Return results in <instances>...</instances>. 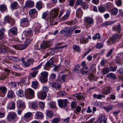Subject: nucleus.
<instances>
[{
    "mask_svg": "<svg viewBox=\"0 0 123 123\" xmlns=\"http://www.w3.org/2000/svg\"><path fill=\"white\" fill-rule=\"evenodd\" d=\"M51 16L47 19L48 23H49L50 26L56 24L57 22H54V18L56 17L58 14V11L57 9H54L51 10L50 12Z\"/></svg>",
    "mask_w": 123,
    "mask_h": 123,
    "instance_id": "nucleus-1",
    "label": "nucleus"
},
{
    "mask_svg": "<svg viewBox=\"0 0 123 123\" xmlns=\"http://www.w3.org/2000/svg\"><path fill=\"white\" fill-rule=\"evenodd\" d=\"M25 94L26 97L29 99H32L34 97V91L30 88L26 89L25 92Z\"/></svg>",
    "mask_w": 123,
    "mask_h": 123,
    "instance_id": "nucleus-2",
    "label": "nucleus"
},
{
    "mask_svg": "<svg viewBox=\"0 0 123 123\" xmlns=\"http://www.w3.org/2000/svg\"><path fill=\"white\" fill-rule=\"evenodd\" d=\"M81 65L82 67L80 72L81 73L84 75L88 74L90 73L89 70H88L87 71H85L84 70H87L88 69V67L86 66L85 61H83L81 62Z\"/></svg>",
    "mask_w": 123,
    "mask_h": 123,
    "instance_id": "nucleus-3",
    "label": "nucleus"
},
{
    "mask_svg": "<svg viewBox=\"0 0 123 123\" xmlns=\"http://www.w3.org/2000/svg\"><path fill=\"white\" fill-rule=\"evenodd\" d=\"M33 36L32 30L29 29L26 31L24 32L22 34L21 39L22 40H23L25 37H33Z\"/></svg>",
    "mask_w": 123,
    "mask_h": 123,
    "instance_id": "nucleus-4",
    "label": "nucleus"
},
{
    "mask_svg": "<svg viewBox=\"0 0 123 123\" xmlns=\"http://www.w3.org/2000/svg\"><path fill=\"white\" fill-rule=\"evenodd\" d=\"M8 52L11 54L14 53V51H12L8 47L4 46H0V53H4Z\"/></svg>",
    "mask_w": 123,
    "mask_h": 123,
    "instance_id": "nucleus-5",
    "label": "nucleus"
},
{
    "mask_svg": "<svg viewBox=\"0 0 123 123\" xmlns=\"http://www.w3.org/2000/svg\"><path fill=\"white\" fill-rule=\"evenodd\" d=\"M59 106L61 108L66 106L68 103V100L67 99H59L57 101Z\"/></svg>",
    "mask_w": 123,
    "mask_h": 123,
    "instance_id": "nucleus-6",
    "label": "nucleus"
},
{
    "mask_svg": "<svg viewBox=\"0 0 123 123\" xmlns=\"http://www.w3.org/2000/svg\"><path fill=\"white\" fill-rule=\"evenodd\" d=\"M41 76L40 79L42 82H45L47 80V77L48 76V73L46 72H42L41 73Z\"/></svg>",
    "mask_w": 123,
    "mask_h": 123,
    "instance_id": "nucleus-7",
    "label": "nucleus"
},
{
    "mask_svg": "<svg viewBox=\"0 0 123 123\" xmlns=\"http://www.w3.org/2000/svg\"><path fill=\"white\" fill-rule=\"evenodd\" d=\"M52 45V42L51 41H44L41 45L40 47L42 49H46Z\"/></svg>",
    "mask_w": 123,
    "mask_h": 123,
    "instance_id": "nucleus-8",
    "label": "nucleus"
},
{
    "mask_svg": "<svg viewBox=\"0 0 123 123\" xmlns=\"http://www.w3.org/2000/svg\"><path fill=\"white\" fill-rule=\"evenodd\" d=\"M34 61L33 59H28L26 61L23 62L22 65L25 67H29L31 64L34 62Z\"/></svg>",
    "mask_w": 123,
    "mask_h": 123,
    "instance_id": "nucleus-9",
    "label": "nucleus"
},
{
    "mask_svg": "<svg viewBox=\"0 0 123 123\" xmlns=\"http://www.w3.org/2000/svg\"><path fill=\"white\" fill-rule=\"evenodd\" d=\"M12 47L16 50H21L27 47V46L26 45H20L18 44H17L15 45H13L12 46Z\"/></svg>",
    "mask_w": 123,
    "mask_h": 123,
    "instance_id": "nucleus-10",
    "label": "nucleus"
},
{
    "mask_svg": "<svg viewBox=\"0 0 123 123\" xmlns=\"http://www.w3.org/2000/svg\"><path fill=\"white\" fill-rule=\"evenodd\" d=\"M121 36H119L117 34H115L111 37V41L112 42L114 43L118 41V39H120Z\"/></svg>",
    "mask_w": 123,
    "mask_h": 123,
    "instance_id": "nucleus-11",
    "label": "nucleus"
},
{
    "mask_svg": "<svg viewBox=\"0 0 123 123\" xmlns=\"http://www.w3.org/2000/svg\"><path fill=\"white\" fill-rule=\"evenodd\" d=\"M103 121L104 123H106V119H105V117L104 115H101L96 123H102Z\"/></svg>",
    "mask_w": 123,
    "mask_h": 123,
    "instance_id": "nucleus-12",
    "label": "nucleus"
},
{
    "mask_svg": "<svg viewBox=\"0 0 123 123\" xmlns=\"http://www.w3.org/2000/svg\"><path fill=\"white\" fill-rule=\"evenodd\" d=\"M84 2L82 1V0H77L76 3L75 5L78 6L79 5L81 6L83 5V8L84 9L87 8V5L84 3Z\"/></svg>",
    "mask_w": 123,
    "mask_h": 123,
    "instance_id": "nucleus-13",
    "label": "nucleus"
},
{
    "mask_svg": "<svg viewBox=\"0 0 123 123\" xmlns=\"http://www.w3.org/2000/svg\"><path fill=\"white\" fill-rule=\"evenodd\" d=\"M17 116L16 113L14 112L10 113L7 116V118L9 120H13Z\"/></svg>",
    "mask_w": 123,
    "mask_h": 123,
    "instance_id": "nucleus-14",
    "label": "nucleus"
},
{
    "mask_svg": "<svg viewBox=\"0 0 123 123\" xmlns=\"http://www.w3.org/2000/svg\"><path fill=\"white\" fill-rule=\"evenodd\" d=\"M17 104V105L18 108L23 110L25 108L24 103L20 100L18 101Z\"/></svg>",
    "mask_w": 123,
    "mask_h": 123,
    "instance_id": "nucleus-15",
    "label": "nucleus"
},
{
    "mask_svg": "<svg viewBox=\"0 0 123 123\" xmlns=\"http://www.w3.org/2000/svg\"><path fill=\"white\" fill-rule=\"evenodd\" d=\"M43 114L42 113L38 111H37L34 117L36 119H41L43 117Z\"/></svg>",
    "mask_w": 123,
    "mask_h": 123,
    "instance_id": "nucleus-16",
    "label": "nucleus"
},
{
    "mask_svg": "<svg viewBox=\"0 0 123 123\" xmlns=\"http://www.w3.org/2000/svg\"><path fill=\"white\" fill-rule=\"evenodd\" d=\"M4 21L6 23H10L12 22V25L14 23V21L10 17L7 16L5 17L4 19Z\"/></svg>",
    "mask_w": 123,
    "mask_h": 123,
    "instance_id": "nucleus-17",
    "label": "nucleus"
},
{
    "mask_svg": "<svg viewBox=\"0 0 123 123\" xmlns=\"http://www.w3.org/2000/svg\"><path fill=\"white\" fill-rule=\"evenodd\" d=\"M8 107L10 110H14L15 108V103L13 101L10 102L8 104Z\"/></svg>",
    "mask_w": 123,
    "mask_h": 123,
    "instance_id": "nucleus-18",
    "label": "nucleus"
},
{
    "mask_svg": "<svg viewBox=\"0 0 123 123\" xmlns=\"http://www.w3.org/2000/svg\"><path fill=\"white\" fill-rule=\"evenodd\" d=\"M34 2L33 1L31 0H28L26 2L25 5L27 7H31L34 5Z\"/></svg>",
    "mask_w": 123,
    "mask_h": 123,
    "instance_id": "nucleus-19",
    "label": "nucleus"
},
{
    "mask_svg": "<svg viewBox=\"0 0 123 123\" xmlns=\"http://www.w3.org/2000/svg\"><path fill=\"white\" fill-rule=\"evenodd\" d=\"M7 96L8 98H13L15 96L14 93L11 90L8 91L7 93Z\"/></svg>",
    "mask_w": 123,
    "mask_h": 123,
    "instance_id": "nucleus-20",
    "label": "nucleus"
},
{
    "mask_svg": "<svg viewBox=\"0 0 123 123\" xmlns=\"http://www.w3.org/2000/svg\"><path fill=\"white\" fill-rule=\"evenodd\" d=\"M72 32L69 28H66L65 32L64 35L65 37H69L72 34Z\"/></svg>",
    "mask_w": 123,
    "mask_h": 123,
    "instance_id": "nucleus-21",
    "label": "nucleus"
},
{
    "mask_svg": "<svg viewBox=\"0 0 123 123\" xmlns=\"http://www.w3.org/2000/svg\"><path fill=\"white\" fill-rule=\"evenodd\" d=\"M70 10V9H68L67 11V12L66 14L62 17V20H65L67 19L69 16Z\"/></svg>",
    "mask_w": 123,
    "mask_h": 123,
    "instance_id": "nucleus-22",
    "label": "nucleus"
},
{
    "mask_svg": "<svg viewBox=\"0 0 123 123\" xmlns=\"http://www.w3.org/2000/svg\"><path fill=\"white\" fill-rule=\"evenodd\" d=\"M106 76L113 80L116 79L117 78L116 75L114 73H111L108 74L106 75Z\"/></svg>",
    "mask_w": 123,
    "mask_h": 123,
    "instance_id": "nucleus-23",
    "label": "nucleus"
},
{
    "mask_svg": "<svg viewBox=\"0 0 123 123\" xmlns=\"http://www.w3.org/2000/svg\"><path fill=\"white\" fill-rule=\"evenodd\" d=\"M73 96L76 97L78 100H80L81 99H84V97L81 95L80 93L74 94Z\"/></svg>",
    "mask_w": 123,
    "mask_h": 123,
    "instance_id": "nucleus-24",
    "label": "nucleus"
},
{
    "mask_svg": "<svg viewBox=\"0 0 123 123\" xmlns=\"http://www.w3.org/2000/svg\"><path fill=\"white\" fill-rule=\"evenodd\" d=\"M53 60L50 59L49 61L47 62L46 64V66L47 67H53Z\"/></svg>",
    "mask_w": 123,
    "mask_h": 123,
    "instance_id": "nucleus-25",
    "label": "nucleus"
},
{
    "mask_svg": "<svg viewBox=\"0 0 123 123\" xmlns=\"http://www.w3.org/2000/svg\"><path fill=\"white\" fill-rule=\"evenodd\" d=\"M47 96L46 93L42 92L41 93L40 95H38V98L41 99H45Z\"/></svg>",
    "mask_w": 123,
    "mask_h": 123,
    "instance_id": "nucleus-26",
    "label": "nucleus"
},
{
    "mask_svg": "<svg viewBox=\"0 0 123 123\" xmlns=\"http://www.w3.org/2000/svg\"><path fill=\"white\" fill-rule=\"evenodd\" d=\"M32 113L30 112H27L24 115L23 117L24 119H29L32 115Z\"/></svg>",
    "mask_w": 123,
    "mask_h": 123,
    "instance_id": "nucleus-27",
    "label": "nucleus"
},
{
    "mask_svg": "<svg viewBox=\"0 0 123 123\" xmlns=\"http://www.w3.org/2000/svg\"><path fill=\"white\" fill-rule=\"evenodd\" d=\"M26 37V40L25 41V45L27 46V45H28L30 43L31 41L33 39V37Z\"/></svg>",
    "mask_w": 123,
    "mask_h": 123,
    "instance_id": "nucleus-28",
    "label": "nucleus"
},
{
    "mask_svg": "<svg viewBox=\"0 0 123 123\" xmlns=\"http://www.w3.org/2000/svg\"><path fill=\"white\" fill-rule=\"evenodd\" d=\"M83 13V12L80 8L78 9L76 11V15L79 17L82 16Z\"/></svg>",
    "mask_w": 123,
    "mask_h": 123,
    "instance_id": "nucleus-29",
    "label": "nucleus"
},
{
    "mask_svg": "<svg viewBox=\"0 0 123 123\" xmlns=\"http://www.w3.org/2000/svg\"><path fill=\"white\" fill-rule=\"evenodd\" d=\"M42 4L41 1H39L37 2L36 5V7L39 10L42 8Z\"/></svg>",
    "mask_w": 123,
    "mask_h": 123,
    "instance_id": "nucleus-30",
    "label": "nucleus"
},
{
    "mask_svg": "<svg viewBox=\"0 0 123 123\" xmlns=\"http://www.w3.org/2000/svg\"><path fill=\"white\" fill-rule=\"evenodd\" d=\"M20 23L22 24L25 22H27V25H26V26H28L29 25V21L26 18H23L20 20Z\"/></svg>",
    "mask_w": 123,
    "mask_h": 123,
    "instance_id": "nucleus-31",
    "label": "nucleus"
},
{
    "mask_svg": "<svg viewBox=\"0 0 123 123\" xmlns=\"http://www.w3.org/2000/svg\"><path fill=\"white\" fill-rule=\"evenodd\" d=\"M112 29L114 31H120L121 30L120 25L118 24L117 25L114 26Z\"/></svg>",
    "mask_w": 123,
    "mask_h": 123,
    "instance_id": "nucleus-32",
    "label": "nucleus"
},
{
    "mask_svg": "<svg viewBox=\"0 0 123 123\" xmlns=\"http://www.w3.org/2000/svg\"><path fill=\"white\" fill-rule=\"evenodd\" d=\"M4 31L5 29L3 28H1L0 29V39H2L4 37Z\"/></svg>",
    "mask_w": 123,
    "mask_h": 123,
    "instance_id": "nucleus-33",
    "label": "nucleus"
},
{
    "mask_svg": "<svg viewBox=\"0 0 123 123\" xmlns=\"http://www.w3.org/2000/svg\"><path fill=\"white\" fill-rule=\"evenodd\" d=\"M113 108V106L112 105L108 106L107 107H104L103 108L107 112H108L110 111H111Z\"/></svg>",
    "mask_w": 123,
    "mask_h": 123,
    "instance_id": "nucleus-34",
    "label": "nucleus"
},
{
    "mask_svg": "<svg viewBox=\"0 0 123 123\" xmlns=\"http://www.w3.org/2000/svg\"><path fill=\"white\" fill-rule=\"evenodd\" d=\"M85 21L88 23L91 24L93 22V20L92 18L88 17H86L85 18Z\"/></svg>",
    "mask_w": 123,
    "mask_h": 123,
    "instance_id": "nucleus-35",
    "label": "nucleus"
},
{
    "mask_svg": "<svg viewBox=\"0 0 123 123\" xmlns=\"http://www.w3.org/2000/svg\"><path fill=\"white\" fill-rule=\"evenodd\" d=\"M7 9L6 6L4 4L0 5V11L3 12L6 11Z\"/></svg>",
    "mask_w": 123,
    "mask_h": 123,
    "instance_id": "nucleus-36",
    "label": "nucleus"
},
{
    "mask_svg": "<svg viewBox=\"0 0 123 123\" xmlns=\"http://www.w3.org/2000/svg\"><path fill=\"white\" fill-rule=\"evenodd\" d=\"M88 40L87 38H85L84 36H81L80 39V42L82 43H86L88 42Z\"/></svg>",
    "mask_w": 123,
    "mask_h": 123,
    "instance_id": "nucleus-37",
    "label": "nucleus"
},
{
    "mask_svg": "<svg viewBox=\"0 0 123 123\" xmlns=\"http://www.w3.org/2000/svg\"><path fill=\"white\" fill-rule=\"evenodd\" d=\"M10 31L13 34L16 35L17 34V29L15 28H12L10 30Z\"/></svg>",
    "mask_w": 123,
    "mask_h": 123,
    "instance_id": "nucleus-38",
    "label": "nucleus"
},
{
    "mask_svg": "<svg viewBox=\"0 0 123 123\" xmlns=\"http://www.w3.org/2000/svg\"><path fill=\"white\" fill-rule=\"evenodd\" d=\"M102 70L103 73L104 74H106L108 73L109 71V69L108 68H105L102 69Z\"/></svg>",
    "mask_w": 123,
    "mask_h": 123,
    "instance_id": "nucleus-39",
    "label": "nucleus"
},
{
    "mask_svg": "<svg viewBox=\"0 0 123 123\" xmlns=\"http://www.w3.org/2000/svg\"><path fill=\"white\" fill-rule=\"evenodd\" d=\"M9 57L12 61L17 62H18L19 61V58L17 57H13L12 56H10Z\"/></svg>",
    "mask_w": 123,
    "mask_h": 123,
    "instance_id": "nucleus-40",
    "label": "nucleus"
},
{
    "mask_svg": "<svg viewBox=\"0 0 123 123\" xmlns=\"http://www.w3.org/2000/svg\"><path fill=\"white\" fill-rule=\"evenodd\" d=\"M17 94L20 97H22L23 96V92L21 90H19L18 91Z\"/></svg>",
    "mask_w": 123,
    "mask_h": 123,
    "instance_id": "nucleus-41",
    "label": "nucleus"
},
{
    "mask_svg": "<svg viewBox=\"0 0 123 123\" xmlns=\"http://www.w3.org/2000/svg\"><path fill=\"white\" fill-rule=\"evenodd\" d=\"M107 61L104 58H102L100 61V64L101 67L104 66L105 64L107 62Z\"/></svg>",
    "mask_w": 123,
    "mask_h": 123,
    "instance_id": "nucleus-42",
    "label": "nucleus"
},
{
    "mask_svg": "<svg viewBox=\"0 0 123 123\" xmlns=\"http://www.w3.org/2000/svg\"><path fill=\"white\" fill-rule=\"evenodd\" d=\"M38 84V83L37 81H33L32 83V86L33 88H36L37 87Z\"/></svg>",
    "mask_w": 123,
    "mask_h": 123,
    "instance_id": "nucleus-43",
    "label": "nucleus"
},
{
    "mask_svg": "<svg viewBox=\"0 0 123 123\" xmlns=\"http://www.w3.org/2000/svg\"><path fill=\"white\" fill-rule=\"evenodd\" d=\"M77 22V20L75 19L69 22L68 23V25H73L75 24Z\"/></svg>",
    "mask_w": 123,
    "mask_h": 123,
    "instance_id": "nucleus-44",
    "label": "nucleus"
},
{
    "mask_svg": "<svg viewBox=\"0 0 123 123\" xmlns=\"http://www.w3.org/2000/svg\"><path fill=\"white\" fill-rule=\"evenodd\" d=\"M42 64L43 63L42 62L39 65L36 67L32 68L31 69V70H34L40 68L42 66Z\"/></svg>",
    "mask_w": 123,
    "mask_h": 123,
    "instance_id": "nucleus-45",
    "label": "nucleus"
},
{
    "mask_svg": "<svg viewBox=\"0 0 123 123\" xmlns=\"http://www.w3.org/2000/svg\"><path fill=\"white\" fill-rule=\"evenodd\" d=\"M100 37V35L98 33L96 34L95 36H93L92 37V39L93 40H95L96 39H99Z\"/></svg>",
    "mask_w": 123,
    "mask_h": 123,
    "instance_id": "nucleus-46",
    "label": "nucleus"
},
{
    "mask_svg": "<svg viewBox=\"0 0 123 123\" xmlns=\"http://www.w3.org/2000/svg\"><path fill=\"white\" fill-rule=\"evenodd\" d=\"M117 68V66H115L114 67L110 66L109 67V70L110 71L114 72L116 71Z\"/></svg>",
    "mask_w": 123,
    "mask_h": 123,
    "instance_id": "nucleus-47",
    "label": "nucleus"
},
{
    "mask_svg": "<svg viewBox=\"0 0 123 123\" xmlns=\"http://www.w3.org/2000/svg\"><path fill=\"white\" fill-rule=\"evenodd\" d=\"M114 23V22L109 21L104 22L103 24V25L104 26H107L110 25Z\"/></svg>",
    "mask_w": 123,
    "mask_h": 123,
    "instance_id": "nucleus-48",
    "label": "nucleus"
},
{
    "mask_svg": "<svg viewBox=\"0 0 123 123\" xmlns=\"http://www.w3.org/2000/svg\"><path fill=\"white\" fill-rule=\"evenodd\" d=\"M118 10L116 8H114L111 10V13L113 15H116L117 13Z\"/></svg>",
    "mask_w": 123,
    "mask_h": 123,
    "instance_id": "nucleus-49",
    "label": "nucleus"
},
{
    "mask_svg": "<svg viewBox=\"0 0 123 123\" xmlns=\"http://www.w3.org/2000/svg\"><path fill=\"white\" fill-rule=\"evenodd\" d=\"M81 110V107L80 106H77L74 112L75 113L77 114V113L80 112Z\"/></svg>",
    "mask_w": 123,
    "mask_h": 123,
    "instance_id": "nucleus-50",
    "label": "nucleus"
},
{
    "mask_svg": "<svg viewBox=\"0 0 123 123\" xmlns=\"http://www.w3.org/2000/svg\"><path fill=\"white\" fill-rule=\"evenodd\" d=\"M49 106L51 108H55L56 107V105L55 103L53 102H51L49 103Z\"/></svg>",
    "mask_w": 123,
    "mask_h": 123,
    "instance_id": "nucleus-51",
    "label": "nucleus"
},
{
    "mask_svg": "<svg viewBox=\"0 0 123 123\" xmlns=\"http://www.w3.org/2000/svg\"><path fill=\"white\" fill-rule=\"evenodd\" d=\"M73 49L78 52L80 51V49L79 47L75 45H74L73 46Z\"/></svg>",
    "mask_w": 123,
    "mask_h": 123,
    "instance_id": "nucleus-52",
    "label": "nucleus"
},
{
    "mask_svg": "<svg viewBox=\"0 0 123 123\" xmlns=\"http://www.w3.org/2000/svg\"><path fill=\"white\" fill-rule=\"evenodd\" d=\"M80 66L78 64L76 65L74 69V71L76 72H78L80 70Z\"/></svg>",
    "mask_w": 123,
    "mask_h": 123,
    "instance_id": "nucleus-53",
    "label": "nucleus"
},
{
    "mask_svg": "<svg viewBox=\"0 0 123 123\" xmlns=\"http://www.w3.org/2000/svg\"><path fill=\"white\" fill-rule=\"evenodd\" d=\"M53 115V113L52 111H47V115L49 117H51Z\"/></svg>",
    "mask_w": 123,
    "mask_h": 123,
    "instance_id": "nucleus-54",
    "label": "nucleus"
},
{
    "mask_svg": "<svg viewBox=\"0 0 123 123\" xmlns=\"http://www.w3.org/2000/svg\"><path fill=\"white\" fill-rule=\"evenodd\" d=\"M18 4L17 2L16 1H14L11 6V8L13 9L16 8L17 6V5Z\"/></svg>",
    "mask_w": 123,
    "mask_h": 123,
    "instance_id": "nucleus-55",
    "label": "nucleus"
},
{
    "mask_svg": "<svg viewBox=\"0 0 123 123\" xmlns=\"http://www.w3.org/2000/svg\"><path fill=\"white\" fill-rule=\"evenodd\" d=\"M38 72L37 71L32 72L30 73V75L33 77H34L37 74Z\"/></svg>",
    "mask_w": 123,
    "mask_h": 123,
    "instance_id": "nucleus-56",
    "label": "nucleus"
},
{
    "mask_svg": "<svg viewBox=\"0 0 123 123\" xmlns=\"http://www.w3.org/2000/svg\"><path fill=\"white\" fill-rule=\"evenodd\" d=\"M93 96L94 98H96L98 99H100L101 98V95L100 94L97 95L96 94H94L93 95Z\"/></svg>",
    "mask_w": 123,
    "mask_h": 123,
    "instance_id": "nucleus-57",
    "label": "nucleus"
},
{
    "mask_svg": "<svg viewBox=\"0 0 123 123\" xmlns=\"http://www.w3.org/2000/svg\"><path fill=\"white\" fill-rule=\"evenodd\" d=\"M36 11L35 9H33L30 10L29 12V14L30 15L34 14L36 13Z\"/></svg>",
    "mask_w": 123,
    "mask_h": 123,
    "instance_id": "nucleus-58",
    "label": "nucleus"
},
{
    "mask_svg": "<svg viewBox=\"0 0 123 123\" xmlns=\"http://www.w3.org/2000/svg\"><path fill=\"white\" fill-rule=\"evenodd\" d=\"M98 10L100 12H103L105 11V9L102 6H100Z\"/></svg>",
    "mask_w": 123,
    "mask_h": 123,
    "instance_id": "nucleus-59",
    "label": "nucleus"
},
{
    "mask_svg": "<svg viewBox=\"0 0 123 123\" xmlns=\"http://www.w3.org/2000/svg\"><path fill=\"white\" fill-rule=\"evenodd\" d=\"M113 51V49H111L106 54V57H108L112 53Z\"/></svg>",
    "mask_w": 123,
    "mask_h": 123,
    "instance_id": "nucleus-60",
    "label": "nucleus"
},
{
    "mask_svg": "<svg viewBox=\"0 0 123 123\" xmlns=\"http://www.w3.org/2000/svg\"><path fill=\"white\" fill-rule=\"evenodd\" d=\"M42 90L43 92H45L46 93L48 90V87L46 86H43L42 88Z\"/></svg>",
    "mask_w": 123,
    "mask_h": 123,
    "instance_id": "nucleus-61",
    "label": "nucleus"
},
{
    "mask_svg": "<svg viewBox=\"0 0 123 123\" xmlns=\"http://www.w3.org/2000/svg\"><path fill=\"white\" fill-rule=\"evenodd\" d=\"M89 79L90 80H94L95 78L94 75L92 74H91L89 77Z\"/></svg>",
    "mask_w": 123,
    "mask_h": 123,
    "instance_id": "nucleus-62",
    "label": "nucleus"
},
{
    "mask_svg": "<svg viewBox=\"0 0 123 123\" xmlns=\"http://www.w3.org/2000/svg\"><path fill=\"white\" fill-rule=\"evenodd\" d=\"M59 121V119L57 118H55L52 121V123H58Z\"/></svg>",
    "mask_w": 123,
    "mask_h": 123,
    "instance_id": "nucleus-63",
    "label": "nucleus"
},
{
    "mask_svg": "<svg viewBox=\"0 0 123 123\" xmlns=\"http://www.w3.org/2000/svg\"><path fill=\"white\" fill-rule=\"evenodd\" d=\"M110 87L108 86L107 87L108 89L106 90L105 91V95H107L109 93L111 92V91L110 89Z\"/></svg>",
    "mask_w": 123,
    "mask_h": 123,
    "instance_id": "nucleus-64",
    "label": "nucleus"
}]
</instances>
